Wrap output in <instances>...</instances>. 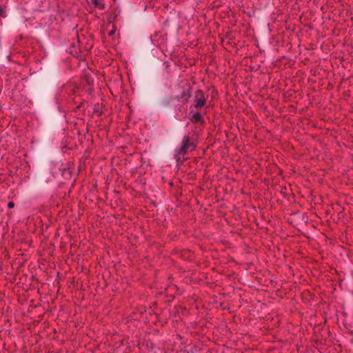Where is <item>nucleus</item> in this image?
I'll use <instances>...</instances> for the list:
<instances>
[{"label": "nucleus", "instance_id": "nucleus-6", "mask_svg": "<svg viewBox=\"0 0 353 353\" xmlns=\"http://www.w3.org/2000/svg\"><path fill=\"white\" fill-rule=\"evenodd\" d=\"M8 208H12L14 207V203L12 202H10L8 204Z\"/></svg>", "mask_w": 353, "mask_h": 353}, {"label": "nucleus", "instance_id": "nucleus-2", "mask_svg": "<svg viewBox=\"0 0 353 353\" xmlns=\"http://www.w3.org/2000/svg\"><path fill=\"white\" fill-rule=\"evenodd\" d=\"M194 147L195 146L193 143H190L189 137H184L182 141V145L180 149V154H185L189 148H194Z\"/></svg>", "mask_w": 353, "mask_h": 353}, {"label": "nucleus", "instance_id": "nucleus-8", "mask_svg": "<svg viewBox=\"0 0 353 353\" xmlns=\"http://www.w3.org/2000/svg\"><path fill=\"white\" fill-rule=\"evenodd\" d=\"M85 128H86V132H88V123H87Z\"/></svg>", "mask_w": 353, "mask_h": 353}, {"label": "nucleus", "instance_id": "nucleus-5", "mask_svg": "<svg viewBox=\"0 0 353 353\" xmlns=\"http://www.w3.org/2000/svg\"><path fill=\"white\" fill-rule=\"evenodd\" d=\"M115 31H116V30H115L114 28H113L112 30H111L109 32L108 34H109L110 36H112V35H114V34Z\"/></svg>", "mask_w": 353, "mask_h": 353}, {"label": "nucleus", "instance_id": "nucleus-1", "mask_svg": "<svg viewBox=\"0 0 353 353\" xmlns=\"http://www.w3.org/2000/svg\"><path fill=\"white\" fill-rule=\"evenodd\" d=\"M195 108L199 109L204 106L205 103L206 97L203 92L201 90H197L195 92Z\"/></svg>", "mask_w": 353, "mask_h": 353}, {"label": "nucleus", "instance_id": "nucleus-3", "mask_svg": "<svg viewBox=\"0 0 353 353\" xmlns=\"http://www.w3.org/2000/svg\"><path fill=\"white\" fill-rule=\"evenodd\" d=\"M92 3L96 8L100 10H103L105 8L103 0H92Z\"/></svg>", "mask_w": 353, "mask_h": 353}, {"label": "nucleus", "instance_id": "nucleus-7", "mask_svg": "<svg viewBox=\"0 0 353 353\" xmlns=\"http://www.w3.org/2000/svg\"><path fill=\"white\" fill-rule=\"evenodd\" d=\"M3 14V10L0 7V16H2Z\"/></svg>", "mask_w": 353, "mask_h": 353}, {"label": "nucleus", "instance_id": "nucleus-4", "mask_svg": "<svg viewBox=\"0 0 353 353\" xmlns=\"http://www.w3.org/2000/svg\"><path fill=\"white\" fill-rule=\"evenodd\" d=\"M192 118L195 120V121H201V119H202V117H201V114L199 112H196V113H194L192 115Z\"/></svg>", "mask_w": 353, "mask_h": 353}]
</instances>
